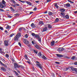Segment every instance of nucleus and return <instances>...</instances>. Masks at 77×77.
Here are the masks:
<instances>
[{
    "mask_svg": "<svg viewBox=\"0 0 77 77\" xmlns=\"http://www.w3.org/2000/svg\"><path fill=\"white\" fill-rule=\"evenodd\" d=\"M0 53H1V54H2V53H3V54H5V53L4 52V51H0Z\"/></svg>",
    "mask_w": 77,
    "mask_h": 77,
    "instance_id": "48",
    "label": "nucleus"
},
{
    "mask_svg": "<svg viewBox=\"0 0 77 77\" xmlns=\"http://www.w3.org/2000/svg\"><path fill=\"white\" fill-rule=\"evenodd\" d=\"M16 16H19L20 15V14L17 13L15 14Z\"/></svg>",
    "mask_w": 77,
    "mask_h": 77,
    "instance_id": "49",
    "label": "nucleus"
},
{
    "mask_svg": "<svg viewBox=\"0 0 77 77\" xmlns=\"http://www.w3.org/2000/svg\"><path fill=\"white\" fill-rule=\"evenodd\" d=\"M38 39L39 42H41V38L40 37H39V38H38Z\"/></svg>",
    "mask_w": 77,
    "mask_h": 77,
    "instance_id": "38",
    "label": "nucleus"
},
{
    "mask_svg": "<svg viewBox=\"0 0 77 77\" xmlns=\"http://www.w3.org/2000/svg\"><path fill=\"white\" fill-rule=\"evenodd\" d=\"M31 43L33 45H35V42H34L33 41H32L31 42Z\"/></svg>",
    "mask_w": 77,
    "mask_h": 77,
    "instance_id": "54",
    "label": "nucleus"
},
{
    "mask_svg": "<svg viewBox=\"0 0 77 77\" xmlns=\"http://www.w3.org/2000/svg\"><path fill=\"white\" fill-rule=\"evenodd\" d=\"M54 43H55V41H53L51 42V46H53L54 45Z\"/></svg>",
    "mask_w": 77,
    "mask_h": 77,
    "instance_id": "17",
    "label": "nucleus"
},
{
    "mask_svg": "<svg viewBox=\"0 0 77 77\" xmlns=\"http://www.w3.org/2000/svg\"><path fill=\"white\" fill-rule=\"evenodd\" d=\"M40 24L41 25H43L44 24V22L42 21H40L39 22Z\"/></svg>",
    "mask_w": 77,
    "mask_h": 77,
    "instance_id": "22",
    "label": "nucleus"
},
{
    "mask_svg": "<svg viewBox=\"0 0 77 77\" xmlns=\"http://www.w3.org/2000/svg\"><path fill=\"white\" fill-rule=\"evenodd\" d=\"M60 11H61V12H65V9H60Z\"/></svg>",
    "mask_w": 77,
    "mask_h": 77,
    "instance_id": "18",
    "label": "nucleus"
},
{
    "mask_svg": "<svg viewBox=\"0 0 77 77\" xmlns=\"http://www.w3.org/2000/svg\"><path fill=\"white\" fill-rule=\"evenodd\" d=\"M54 6L55 8H57V9H58L59 8V6H58L57 4L55 5Z\"/></svg>",
    "mask_w": 77,
    "mask_h": 77,
    "instance_id": "31",
    "label": "nucleus"
},
{
    "mask_svg": "<svg viewBox=\"0 0 77 77\" xmlns=\"http://www.w3.org/2000/svg\"><path fill=\"white\" fill-rule=\"evenodd\" d=\"M19 68H21L23 69L24 68V67L22 65H19Z\"/></svg>",
    "mask_w": 77,
    "mask_h": 77,
    "instance_id": "36",
    "label": "nucleus"
},
{
    "mask_svg": "<svg viewBox=\"0 0 77 77\" xmlns=\"http://www.w3.org/2000/svg\"><path fill=\"white\" fill-rule=\"evenodd\" d=\"M38 55L39 56H42V54H41V52H39L38 54Z\"/></svg>",
    "mask_w": 77,
    "mask_h": 77,
    "instance_id": "28",
    "label": "nucleus"
},
{
    "mask_svg": "<svg viewBox=\"0 0 77 77\" xmlns=\"http://www.w3.org/2000/svg\"><path fill=\"white\" fill-rule=\"evenodd\" d=\"M25 37L26 38H28V35L27 34H25Z\"/></svg>",
    "mask_w": 77,
    "mask_h": 77,
    "instance_id": "40",
    "label": "nucleus"
},
{
    "mask_svg": "<svg viewBox=\"0 0 77 77\" xmlns=\"http://www.w3.org/2000/svg\"><path fill=\"white\" fill-rule=\"evenodd\" d=\"M65 58H66V59H70V57H68V56H65Z\"/></svg>",
    "mask_w": 77,
    "mask_h": 77,
    "instance_id": "46",
    "label": "nucleus"
},
{
    "mask_svg": "<svg viewBox=\"0 0 77 77\" xmlns=\"http://www.w3.org/2000/svg\"><path fill=\"white\" fill-rule=\"evenodd\" d=\"M14 68H19V65H18L17 63H14Z\"/></svg>",
    "mask_w": 77,
    "mask_h": 77,
    "instance_id": "6",
    "label": "nucleus"
},
{
    "mask_svg": "<svg viewBox=\"0 0 77 77\" xmlns=\"http://www.w3.org/2000/svg\"><path fill=\"white\" fill-rule=\"evenodd\" d=\"M14 34H15L13 33L10 35V37H12V36H14Z\"/></svg>",
    "mask_w": 77,
    "mask_h": 77,
    "instance_id": "33",
    "label": "nucleus"
},
{
    "mask_svg": "<svg viewBox=\"0 0 77 77\" xmlns=\"http://www.w3.org/2000/svg\"><path fill=\"white\" fill-rule=\"evenodd\" d=\"M31 35H32V36H34V37L35 36V34L34 33H32L31 34Z\"/></svg>",
    "mask_w": 77,
    "mask_h": 77,
    "instance_id": "39",
    "label": "nucleus"
},
{
    "mask_svg": "<svg viewBox=\"0 0 77 77\" xmlns=\"http://www.w3.org/2000/svg\"><path fill=\"white\" fill-rule=\"evenodd\" d=\"M26 3L28 4V5H30V6H31V5H32V3H31L29 1H26Z\"/></svg>",
    "mask_w": 77,
    "mask_h": 77,
    "instance_id": "13",
    "label": "nucleus"
},
{
    "mask_svg": "<svg viewBox=\"0 0 77 77\" xmlns=\"http://www.w3.org/2000/svg\"><path fill=\"white\" fill-rule=\"evenodd\" d=\"M18 45H20V47H21V44L20 42H18Z\"/></svg>",
    "mask_w": 77,
    "mask_h": 77,
    "instance_id": "53",
    "label": "nucleus"
},
{
    "mask_svg": "<svg viewBox=\"0 0 77 77\" xmlns=\"http://www.w3.org/2000/svg\"><path fill=\"white\" fill-rule=\"evenodd\" d=\"M5 57L7 58H8V57H9V55L8 54H6L5 55Z\"/></svg>",
    "mask_w": 77,
    "mask_h": 77,
    "instance_id": "44",
    "label": "nucleus"
},
{
    "mask_svg": "<svg viewBox=\"0 0 77 77\" xmlns=\"http://www.w3.org/2000/svg\"><path fill=\"white\" fill-rule=\"evenodd\" d=\"M19 1L21 3H25V2L24 1H21L20 0H19Z\"/></svg>",
    "mask_w": 77,
    "mask_h": 77,
    "instance_id": "34",
    "label": "nucleus"
},
{
    "mask_svg": "<svg viewBox=\"0 0 77 77\" xmlns=\"http://www.w3.org/2000/svg\"><path fill=\"white\" fill-rule=\"evenodd\" d=\"M67 1L71 3H72V4L74 3V2L71 1L70 0H67Z\"/></svg>",
    "mask_w": 77,
    "mask_h": 77,
    "instance_id": "30",
    "label": "nucleus"
},
{
    "mask_svg": "<svg viewBox=\"0 0 77 77\" xmlns=\"http://www.w3.org/2000/svg\"><path fill=\"white\" fill-rule=\"evenodd\" d=\"M74 71H75V72H77V69L75 68V69L74 70Z\"/></svg>",
    "mask_w": 77,
    "mask_h": 77,
    "instance_id": "56",
    "label": "nucleus"
},
{
    "mask_svg": "<svg viewBox=\"0 0 77 77\" xmlns=\"http://www.w3.org/2000/svg\"><path fill=\"white\" fill-rule=\"evenodd\" d=\"M74 64L75 65H77V62H76L75 63H74Z\"/></svg>",
    "mask_w": 77,
    "mask_h": 77,
    "instance_id": "64",
    "label": "nucleus"
},
{
    "mask_svg": "<svg viewBox=\"0 0 77 77\" xmlns=\"http://www.w3.org/2000/svg\"><path fill=\"white\" fill-rule=\"evenodd\" d=\"M37 9V8L36 7H35L33 9V11H36V10Z\"/></svg>",
    "mask_w": 77,
    "mask_h": 77,
    "instance_id": "52",
    "label": "nucleus"
},
{
    "mask_svg": "<svg viewBox=\"0 0 77 77\" xmlns=\"http://www.w3.org/2000/svg\"><path fill=\"white\" fill-rule=\"evenodd\" d=\"M41 57L42 59H43L44 60H47V58L44 55H42L41 56Z\"/></svg>",
    "mask_w": 77,
    "mask_h": 77,
    "instance_id": "10",
    "label": "nucleus"
},
{
    "mask_svg": "<svg viewBox=\"0 0 77 77\" xmlns=\"http://www.w3.org/2000/svg\"><path fill=\"white\" fill-rule=\"evenodd\" d=\"M36 65L38 66L39 68L42 69V65L41 64H36Z\"/></svg>",
    "mask_w": 77,
    "mask_h": 77,
    "instance_id": "5",
    "label": "nucleus"
},
{
    "mask_svg": "<svg viewBox=\"0 0 77 77\" xmlns=\"http://www.w3.org/2000/svg\"><path fill=\"white\" fill-rule=\"evenodd\" d=\"M74 14H77V11H76L74 12Z\"/></svg>",
    "mask_w": 77,
    "mask_h": 77,
    "instance_id": "63",
    "label": "nucleus"
},
{
    "mask_svg": "<svg viewBox=\"0 0 77 77\" xmlns=\"http://www.w3.org/2000/svg\"><path fill=\"white\" fill-rule=\"evenodd\" d=\"M47 27H45L43 29V32H45V31H47Z\"/></svg>",
    "mask_w": 77,
    "mask_h": 77,
    "instance_id": "19",
    "label": "nucleus"
},
{
    "mask_svg": "<svg viewBox=\"0 0 77 77\" xmlns=\"http://www.w3.org/2000/svg\"><path fill=\"white\" fill-rule=\"evenodd\" d=\"M63 50H64V49L63 48H60L57 50L58 52H62V51H63Z\"/></svg>",
    "mask_w": 77,
    "mask_h": 77,
    "instance_id": "3",
    "label": "nucleus"
},
{
    "mask_svg": "<svg viewBox=\"0 0 77 77\" xmlns=\"http://www.w3.org/2000/svg\"><path fill=\"white\" fill-rule=\"evenodd\" d=\"M39 2V1H35V2L36 3H39V2Z\"/></svg>",
    "mask_w": 77,
    "mask_h": 77,
    "instance_id": "51",
    "label": "nucleus"
},
{
    "mask_svg": "<svg viewBox=\"0 0 77 77\" xmlns=\"http://www.w3.org/2000/svg\"><path fill=\"white\" fill-rule=\"evenodd\" d=\"M6 29H10V26H9L8 25H7L6 27Z\"/></svg>",
    "mask_w": 77,
    "mask_h": 77,
    "instance_id": "32",
    "label": "nucleus"
},
{
    "mask_svg": "<svg viewBox=\"0 0 77 77\" xmlns=\"http://www.w3.org/2000/svg\"><path fill=\"white\" fill-rule=\"evenodd\" d=\"M0 30H3V27L0 26Z\"/></svg>",
    "mask_w": 77,
    "mask_h": 77,
    "instance_id": "50",
    "label": "nucleus"
},
{
    "mask_svg": "<svg viewBox=\"0 0 77 77\" xmlns=\"http://www.w3.org/2000/svg\"><path fill=\"white\" fill-rule=\"evenodd\" d=\"M48 14L49 15H52L53 14V13L50 11H49L48 12Z\"/></svg>",
    "mask_w": 77,
    "mask_h": 77,
    "instance_id": "24",
    "label": "nucleus"
},
{
    "mask_svg": "<svg viewBox=\"0 0 77 77\" xmlns=\"http://www.w3.org/2000/svg\"><path fill=\"white\" fill-rule=\"evenodd\" d=\"M4 10L1 8H0V12H4Z\"/></svg>",
    "mask_w": 77,
    "mask_h": 77,
    "instance_id": "43",
    "label": "nucleus"
},
{
    "mask_svg": "<svg viewBox=\"0 0 77 77\" xmlns=\"http://www.w3.org/2000/svg\"><path fill=\"white\" fill-rule=\"evenodd\" d=\"M1 3H2V4L4 5H5L6 4V2L5 1V0H2V2Z\"/></svg>",
    "mask_w": 77,
    "mask_h": 77,
    "instance_id": "23",
    "label": "nucleus"
},
{
    "mask_svg": "<svg viewBox=\"0 0 77 77\" xmlns=\"http://www.w3.org/2000/svg\"><path fill=\"white\" fill-rule=\"evenodd\" d=\"M75 56H73L72 57V60H74V59H75Z\"/></svg>",
    "mask_w": 77,
    "mask_h": 77,
    "instance_id": "47",
    "label": "nucleus"
},
{
    "mask_svg": "<svg viewBox=\"0 0 77 77\" xmlns=\"http://www.w3.org/2000/svg\"><path fill=\"white\" fill-rule=\"evenodd\" d=\"M23 39H24L23 42L25 44L27 45V44H29V41L27 39L24 38H23Z\"/></svg>",
    "mask_w": 77,
    "mask_h": 77,
    "instance_id": "2",
    "label": "nucleus"
},
{
    "mask_svg": "<svg viewBox=\"0 0 77 77\" xmlns=\"http://www.w3.org/2000/svg\"><path fill=\"white\" fill-rule=\"evenodd\" d=\"M10 9L11 11L12 12H15V10H14V9L12 7H10Z\"/></svg>",
    "mask_w": 77,
    "mask_h": 77,
    "instance_id": "12",
    "label": "nucleus"
},
{
    "mask_svg": "<svg viewBox=\"0 0 77 77\" xmlns=\"http://www.w3.org/2000/svg\"><path fill=\"white\" fill-rule=\"evenodd\" d=\"M35 38H36V39H39L40 37L39 36V35L37 34L35 35Z\"/></svg>",
    "mask_w": 77,
    "mask_h": 77,
    "instance_id": "14",
    "label": "nucleus"
},
{
    "mask_svg": "<svg viewBox=\"0 0 77 77\" xmlns=\"http://www.w3.org/2000/svg\"><path fill=\"white\" fill-rule=\"evenodd\" d=\"M60 14H61V15H62V16L64 17L66 14H65V13L62 12L60 13Z\"/></svg>",
    "mask_w": 77,
    "mask_h": 77,
    "instance_id": "15",
    "label": "nucleus"
},
{
    "mask_svg": "<svg viewBox=\"0 0 77 77\" xmlns=\"http://www.w3.org/2000/svg\"><path fill=\"white\" fill-rule=\"evenodd\" d=\"M6 7V5L2 4V3H0V8H3Z\"/></svg>",
    "mask_w": 77,
    "mask_h": 77,
    "instance_id": "4",
    "label": "nucleus"
},
{
    "mask_svg": "<svg viewBox=\"0 0 77 77\" xmlns=\"http://www.w3.org/2000/svg\"><path fill=\"white\" fill-rule=\"evenodd\" d=\"M48 27L49 29H51V28H52V26L50 24H49L48 25Z\"/></svg>",
    "mask_w": 77,
    "mask_h": 77,
    "instance_id": "21",
    "label": "nucleus"
},
{
    "mask_svg": "<svg viewBox=\"0 0 77 77\" xmlns=\"http://www.w3.org/2000/svg\"><path fill=\"white\" fill-rule=\"evenodd\" d=\"M21 36V34L20 33H18L14 37V41H18V39Z\"/></svg>",
    "mask_w": 77,
    "mask_h": 77,
    "instance_id": "1",
    "label": "nucleus"
},
{
    "mask_svg": "<svg viewBox=\"0 0 77 77\" xmlns=\"http://www.w3.org/2000/svg\"><path fill=\"white\" fill-rule=\"evenodd\" d=\"M34 52L35 53H36V54H38V51L36 50H34Z\"/></svg>",
    "mask_w": 77,
    "mask_h": 77,
    "instance_id": "35",
    "label": "nucleus"
},
{
    "mask_svg": "<svg viewBox=\"0 0 77 77\" xmlns=\"http://www.w3.org/2000/svg\"><path fill=\"white\" fill-rule=\"evenodd\" d=\"M0 63H1V65H4V64L1 61V62H0Z\"/></svg>",
    "mask_w": 77,
    "mask_h": 77,
    "instance_id": "57",
    "label": "nucleus"
},
{
    "mask_svg": "<svg viewBox=\"0 0 77 77\" xmlns=\"http://www.w3.org/2000/svg\"><path fill=\"white\" fill-rule=\"evenodd\" d=\"M24 57L25 59H28V57H27V55H25Z\"/></svg>",
    "mask_w": 77,
    "mask_h": 77,
    "instance_id": "29",
    "label": "nucleus"
},
{
    "mask_svg": "<svg viewBox=\"0 0 77 77\" xmlns=\"http://www.w3.org/2000/svg\"><path fill=\"white\" fill-rule=\"evenodd\" d=\"M57 57H63V55L60 54H56Z\"/></svg>",
    "mask_w": 77,
    "mask_h": 77,
    "instance_id": "9",
    "label": "nucleus"
},
{
    "mask_svg": "<svg viewBox=\"0 0 77 77\" xmlns=\"http://www.w3.org/2000/svg\"><path fill=\"white\" fill-rule=\"evenodd\" d=\"M24 30L25 29V28H20L19 29V31H21V30H22L23 29Z\"/></svg>",
    "mask_w": 77,
    "mask_h": 77,
    "instance_id": "26",
    "label": "nucleus"
},
{
    "mask_svg": "<svg viewBox=\"0 0 77 77\" xmlns=\"http://www.w3.org/2000/svg\"><path fill=\"white\" fill-rule=\"evenodd\" d=\"M1 69L2 70V71H6V69H5L4 67H1Z\"/></svg>",
    "mask_w": 77,
    "mask_h": 77,
    "instance_id": "27",
    "label": "nucleus"
},
{
    "mask_svg": "<svg viewBox=\"0 0 77 77\" xmlns=\"http://www.w3.org/2000/svg\"><path fill=\"white\" fill-rule=\"evenodd\" d=\"M8 17L9 18H11V17H12V16H11L10 15H8Z\"/></svg>",
    "mask_w": 77,
    "mask_h": 77,
    "instance_id": "61",
    "label": "nucleus"
},
{
    "mask_svg": "<svg viewBox=\"0 0 77 77\" xmlns=\"http://www.w3.org/2000/svg\"><path fill=\"white\" fill-rule=\"evenodd\" d=\"M11 60L12 61V62H15V60H14V59L13 58H12L11 59Z\"/></svg>",
    "mask_w": 77,
    "mask_h": 77,
    "instance_id": "41",
    "label": "nucleus"
},
{
    "mask_svg": "<svg viewBox=\"0 0 77 77\" xmlns=\"http://www.w3.org/2000/svg\"><path fill=\"white\" fill-rule=\"evenodd\" d=\"M59 18H56V19L55 20L54 22L55 23H57V22H58V21H59Z\"/></svg>",
    "mask_w": 77,
    "mask_h": 77,
    "instance_id": "20",
    "label": "nucleus"
},
{
    "mask_svg": "<svg viewBox=\"0 0 77 77\" xmlns=\"http://www.w3.org/2000/svg\"><path fill=\"white\" fill-rule=\"evenodd\" d=\"M55 63H56V64H57V65H59V64H60V63H59V62H55Z\"/></svg>",
    "mask_w": 77,
    "mask_h": 77,
    "instance_id": "42",
    "label": "nucleus"
},
{
    "mask_svg": "<svg viewBox=\"0 0 77 77\" xmlns=\"http://www.w3.org/2000/svg\"><path fill=\"white\" fill-rule=\"evenodd\" d=\"M35 47L38 50H41V48L38 45H36L35 46Z\"/></svg>",
    "mask_w": 77,
    "mask_h": 77,
    "instance_id": "8",
    "label": "nucleus"
},
{
    "mask_svg": "<svg viewBox=\"0 0 77 77\" xmlns=\"http://www.w3.org/2000/svg\"><path fill=\"white\" fill-rule=\"evenodd\" d=\"M65 5L66 7H68L69 8V7H70L71 6V5H70V4L69 3H67L65 4Z\"/></svg>",
    "mask_w": 77,
    "mask_h": 77,
    "instance_id": "16",
    "label": "nucleus"
},
{
    "mask_svg": "<svg viewBox=\"0 0 77 77\" xmlns=\"http://www.w3.org/2000/svg\"><path fill=\"white\" fill-rule=\"evenodd\" d=\"M65 17L66 19H68L69 18V16H68V15H66L65 16Z\"/></svg>",
    "mask_w": 77,
    "mask_h": 77,
    "instance_id": "37",
    "label": "nucleus"
},
{
    "mask_svg": "<svg viewBox=\"0 0 77 77\" xmlns=\"http://www.w3.org/2000/svg\"><path fill=\"white\" fill-rule=\"evenodd\" d=\"M14 72L15 74H16V75H17V76L19 75V74H18V73L15 71H14Z\"/></svg>",
    "mask_w": 77,
    "mask_h": 77,
    "instance_id": "25",
    "label": "nucleus"
},
{
    "mask_svg": "<svg viewBox=\"0 0 77 77\" xmlns=\"http://www.w3.org/2000/svg\"><path fill=\"white\" fill-rule=\"evenodd\" d=\"M27 63H29V64H30V61H27Z\"/></svg>",
    "mask_w": 77,
    "mask_h": 77,
    "instance_id": "59",
    "label": "nucleus"
},
{
    "mask_svg": "<svg viewBox=\"0 0 77 77\" xmlns=\"http://www.w3.org/2000/svg\"><path fill=\"white\" fill-rule=\"evenodd\" d=\"M30 13L29 14H33V12H32V11H30L29 12Z\"/></svg>",
    "mask_w": 77,
    "mask_h": 77,
    "instance_id": "58",
    "label": "nucleus"
},
{
    "mask_svg": "<svg viewBox=\"0 0 77 77\" xmlns=\"http://www.w3.org/2000/svg\"><path fill=\"white\" fill-rule=\"evenodd\" d=\"M75 69V68H74V67H72L71 68V69L72 70V71H74V69Z\"/></svg>",
    "mask_w": 77,
    "mask_h": 77,
    "instance_id": "55",
    "label": "nucleus"
},
{
    "mask_svg": "<svg viewBox=\"0 0 77 77\" xmlns=\"http://www.w3.org/2000/svg\"><path fill=\"white\" fill-rule=\"evenodd\" d=\"M31 26L32 27H33V28H35V27H36V25H35L34 23H32L31 24Z\"/></svg>",
    "mask_w": 77,
    "mask_h": 77,
    "instance_id": "11",
    "label": "nucleus"
},
{
    "mask_svg": "<svg viewBox=\"0 0 77 77\" xmlns=\"http://www.w3.org/2000/svg\"><path fill=\"white\" fill-rule=\"evenodd\" d=\"M60 4H61V5H62V4H63V3L62 2H60Z\"/></svg>",
    "mask_w": 77,
    "mask_h": 77,
    "instance_id": "62",
    "label": "nucleus"
},
{
    "mask_svg": "<svg viewBox=\"0 0 77 77\" xmlns=\"http://www.w3.org/2000/svg\"><path fill=\"white\" fill-rule=\"evenodd\" d=\"M11 1L13 3H16V2H15V1L14 0H11Z\"/></svg>",
    "mask_w": 77,
    "mask_h": 77,
    "instance_id": "45",
    "label": "nucleus"
},
{
    "mask_svg": "<svg viewBox=\"0 0 77 77\" xmlns=\"http://www.w3.org/2000/svg\"><path fill=\"white\" fill-rule=\"evenodd\" d=\"M4 44L6 46H8L9 45V43L8 42V41L5 40L4 41Z\"/></svg>",
    "mask_w": 77,
    "mask_h": 77,
    "instance_id": "7",
    "label": "nucleus"
},
{
    "mask_svg": "<svg viewBox=\"0 0 77 77\" xmlns=\"http://www.w3.org/2000/svg\"><path fill=\"white\" fill-rule=\"evenodd\" d=\"M50 1H51V0H47V3H48V2H50Z\"/></svg>",
    "mask_w": 77,
    "mask_h": 77,
    "instance_id": "60",
    "label": "nucleus"
}]
</instances>
